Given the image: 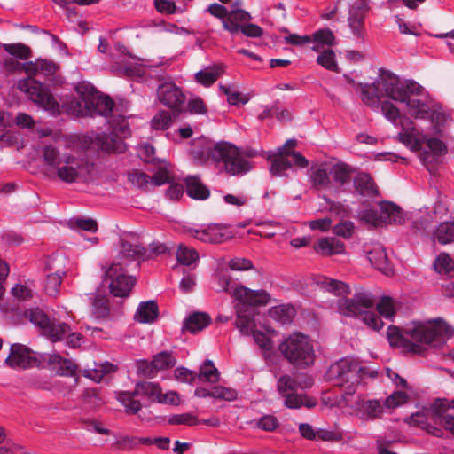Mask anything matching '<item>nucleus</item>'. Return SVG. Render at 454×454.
Listing matches in <instances>:
<instances>
[{
    "label": "nucleus",
    "instance_id": "f257e3e1",
    "mask_svg": "<svg viewBox=\"0 0 454 454\" xmlns=\"http://www.w3.org/2000/svg\"><path fill=\"white\" fill-rule=\"evenodd\" d=\"M378 84L390 99L404 104L411 117L437 124L445 121L446 115L441 106L427 97L422 86L415 81H403L394 74H387Z\"/></svg>",
    "mask_w": 454,
    "mask_h": 454
},
{
    "label": "nucleus",
    "instance_id": "f03ea898",
    "mask_svg": "<svg viewBox=\"0 0 454 454\" xmlns=\"http://www.w3.org/2000/svg\"><path fill=\"white\" fill-rule=\"evenodd\" d=\"M407 337L416 343L407 340L401 330L395 325L387 328V336L391 346L401 347L409 353L422 355L426 350L424 345L439 348L445 343V339L453 334L452 328L442 319L426 322L414 321L404 328Z\"/></svg>",
    "mask_w": 454,
    "mask_h": 454
},
{
    "label": "nucleus",
    "instance_id": "7ed1b4c3",
    "mask_svg": "<svg viewBox=\"0 0 454 454\" xmlns=\"http://www.w3.org/2000/svg\"><path fill=\"white\" fill-rule=\"evenodd\" d=\"M440 125L431 122L422 125L404 118L396 139L410 151L417 153L420 161L428 166L447 153L446 145L438 137Z\"/></svg>",
    "mask_w": 454,
    "mask_h": 454
},
{
    "label": "nucleus",
    "instance_id": "20e7f679",
    "mask_svg": "<svg viewBox=\"0 0 454 454\" xmlns=\"http://www.w3.org/2000/svg\"><path fill=\"white\" fill-rule=\"evenodd\" d=\"M43 160L55 176L64 183L84 184L92 179V166L84 158L60 152L54 145L43 148Z\"/></svg>",
    "mask_w": 454,
    "mask_h": 454
},
{
    "label": "nucleus",
    "instance_id": "39448f33",
    "mask_svg": "<svg viewBox=\"0 0 454 454\" xmlns=\"http://www.w3.org/2000/svg\"><path fill=\"white\" fill-rule=\"evenodd\" d=\"M145 249L138 244L122 241L120 249L121 262L112 263L105 272L104 281L108 285L111 294L117 297H125L131 291L135 279L127 274L124 266L129 262L145 256Z\"/></svg>",
    "mask_w": 454,
    "mask_h": 454
},
{
    "label": "nucleus",
    "instance_id": "423d86ee",
    "mask_svg": "<svg viewBox=\"0 0 454 454\" xmlns=\"http://www.w3.org/2000/svg\"><path fill=\"white\" fill-rule=\"evenodd\" d=\"M192 155L200 163H205L209 159L223 163L225 171L232 176L244 175L251 168L249 162L241 155L239 148L230 143L207 145L200 150H194Z\"/></svg>",
    "mask_w": 454,
    "mask_h": 454
},
{
    "label": "nucleus",
    "instance_id": "0eeeda50",
    "mask_svg": "<svg viewBox=\"0 0 454 454\" xmlns=\"http://www.w3.org/2000/svg\"><path fill=\"white\" fill-rule=\"evenodd\" d=\"M78 98L71 101L68 110L76 116L101 115L107 117L113 111L114 103L107 96L99 94L89 82H81L75 86Z\"/></svg>",
    "mask_w": 454,
    "mask_h": 454
},
{
    "label": "nucleus",
    "instance_id": "6e6552de",
    "mask_svg": "<svg viewBox=\"0 0 454 454\" xmlns=\"http://www.w3.org/2000/svg\"><path fill=\"white\" fill-rule=\"evenodd\" d=\"M374 305V298L371 292L362 287L356 289L352 298L340 299L339 312L347 317H361L370 328L379 331L383 326L381 319L368 309Z\"/></svg>",
    "mask_w": 454,
    "mask_h": 454
},
{
    "label": "nucleus",
    "instance_id": "1a4fd4ad",
    "mask_svg": "<svg viewBox=\"0 0 454 454\" xmlns=\"http://www.w3.org/2000/svg\"><path fill=\"white\" fill-rule=\"evenodd\" d=\"M21 69L25 71L28 77L20 80L17 88L38 106L51 112L58 111L59 105L49 89L31 77L39 75L37 60L21 64Z\"/></svg>",
    "mask_w": 454,
    "mask_h": 454
},
{
    "label": "nucleus",
    "instance_id": "9d476101",
    "mask_svg": "<svg viewBox=\"0 0 454 454\" xmlns=\"http://www.w3.org/2000/svg\"><path fill=\"white\" fill-rule=\"evenodd\" d=\"M235 325L243 335L253 338L264 355L272 349L271 335L275 334V331L259 322V315L254 309L243 310L239 308Z\"/></svg>",
    "mask_w": 454,
    "mask_h": 454
},
{
    "label": "nucleus",
    "instance_id": "9b49d317",
    "mask_svg": "<svg viewBox=\"0 0 454 454\" xmlns=\"http://www.w3.org/2000/svg\"><path fill=\"white\" fill-rule=\"evenodd\" d=\"M366 374H368V370L360 366L356 361L351 358L340 359L333 364L327 372L328 379L340 386L345 395H354L356 387Z\"/></svg>",
    "mask_w": 454,
    "mask_h": 454
},
{
    "label": "nucleus",
    "instance_id": "f8f14e48",
    "mask_svg": "<svg viewBox=\"0 0 454 454\" xmlns=\"http://www.w3.org/2000/svg\"><path fill=\"white\" fill-rule=\"evenodd\" d=\"M279 351L290 363L309 366L314 363L313 346L308 336L293 333L279 344Z\"/></svg>",
    "mask_w": 454,
    "mask_h": 454
},
{
    "label": "nucleus",
    "instance_id": "ddd939ff",
    "mask_svg": "<svg viewBox=\"0 0 454 454\" xmlns=\"http://www.w3.org/2000/svg\"><path fill=\"white\" fill-rule=\"evenodd\" d=\"M387 74L389 73L387 72ZM385 74H387V73L382 74L374 84H365L363 87L362 99L364 104L373 109H376L380 106L381 113L385 118L391 123L395 124L400 118V111L392 102L383 100L384 97L387 98H389L386 95L385 90L380 88L378 84Z\"/></svg>",
    "mask_w": 454,
    "mask_h": 454
},
{
    "label": "nucleus",
    "instance_id": "4468645a",
    "mask_svg": "<svg viewBox=\"0 0 454 454\" xmlns=\"http://www.w3.org/2000/svg\"><path fill=\"white\" fill-rule=\"evenodd\" d=\"M113 134H102L96 138V144L106 152L121 153L125 149L122 138L129 135L126 119L119 116L112 122Z\"/></svg>",
    "mask_w": 454,
    "mask_h": 454
},
{
    "label": "nucleus",
    "instance_id": "2eb2a0df",
    "mask_svg": "<svg viewBox=\"0 0 454 454\" xmlns=\"http://www.w3.org/2000/svg\"><path fill=\"white\" fill-rule=\"evenodd\" d=\"M46 362V353L37 354L22 344H12L5 359L8 366L14 369H26Z\"/></svg>",
    "mask_w": 454,
    "mask_h": 454
},
{
    "label": "nucleus",
    "instance_id": "dca6fc26",
    "mask_svg": "<svg viewBox=\"0 0 454 454\" xmlns=\"http://www.w3.org/2000/svg\"><path fill=\"white\" fill-rule=\"evenodd\" d=\"M162 64L161 61L152 62L147 59H139L128 54L123 55L114 67L115 71L122 73L130 77H142L148 71H151Z\"/></svg>",
    "mask_w": 454,
    "mask_h": 454
},
{
    "label": "nucleus",
    "instance_id": "f3484780",
    "mask_svg": "<svg viewBox=\"0 0 454 454\" xmlns=\"http://www.w3.org/2000/svg\"><path fill=\"white\" fill-rule=\"evenodd\" d=\"M196 239L208 244H221L234 237L233 232L225 225L212 223L201 229L190 230Z\"/></svg>",
    "mask_w": 454,
    "mask_h": 454
},
{
    "label": "nucleus",
    "instance_id": "a211bd4d",
    "mask_svg": "<svg viewBox=\"0 0 454 454\" xmlns=\"http://www.w3.org/2000/svg\"><path fill=\"white\" fill-rule=\"evenodd\" d=\"M231 296L242 304L239 308L243 310L250 309H244L243 307L245 305L264 306L269 304L271 301L270 294L265 290H252L243 286H236L231 292ZM238 309L239 307L237 309Z\"/></svg>",
    "mask_w": 454,
    "mask_h": 454
},
{
    "label": "nucleus",
    "instance_id": "6ab92c4d",
    "mask_svg": "<svg viewBox=\"0 0 454 454\" xmlns=\"http://www.w3.org/2000/svg\"><path fill=\"white\" fill-rule=\"evenodd\" d=\"M352 407L355 414L362 420L378 419L385 411L384 403L380 400H365L362 396L357 397Z\"/></svg>",
    "mask_w": 454,
    "mask_h": 454
},
{
    "label": "nucleus",
    "instance_id": "aec40b11",
    "mask_svg": "<svg viewBox=\"0 0 454 454\" xmlns=\"http://www.w3.org/2000/svg\"><path fill=\"white\" fill-rule=\"evenodd\" d=\"M157 95L160 103L172 109L179 108L185 101L184 94L173 82L160 84Z\"/></svg>",
    "mask_w": 454,
    "mask_h": 454
},
{
    "label": "nucleus",
    "instance_id": "412c9836",
    "mask_svg": "<svg viewBox=\"0 0 454 454\" xmlns=\"http://www.w3.org/2000/svg\"><path fill=\"white\" fill-rule=\"evenodd\" d=\"M176 358L168 352H160L153 356L149 364L146 361H141L138 364V371L148 377H153L158 371L168 370L175 366Z\"/></svg>",
    "mask_w": 454,
    "mask_h": 454
},
{
    "label": "nucleus",
    "instance_id": "4be33fe9",
    "mask_svg": "<svg viewBox=\"0 0 454 454\" xmlns=\"http://www.w3.org/2000/svg\"><path fill=\"white\" fill-rule=\"evenodd\" d=\"M380 209L382 215V225L399 223L403 224L406 221V215L402 209L392 202L380 203Z\"/></svg>",
    "mask_w": 454,
    "mask_h": 454
},
{
    "label": "nucleus",
    "instance_id": "5701e85b",
    "mask_svg": "<svg viewBox=\"0 0 454 454\" xmlns=\"http://www.w3.org/2000/svg\"><path fill=\"white\" fill-rule=\"evenodd\" d=\"M268 159L271 160L270 173L273 176H285V171L291 168V162L288 160V151L285 150V146H280L276 153L270 154Z\"/></svg>",
    "mask_w": 454,
    "mask_h": 454
},
{
    "label": "nucleus",
    "instance_id": "b1692460",
    "mask_svg": "<svg viewBox=\"0 0 454 454\" xmlns=\"http://www.w3.org/2000/svg\"><path fill=\"white\" fill-rule=\"evenodd\" d=\"M252 19L249 12L242 9H231L224 19L223 28L231 34L239 32L240 27Z\"/></svg>",
    "mask_w": 454,
    "mask_h": 454
},
{
    "label": "nucleus",
    "instance_id": "393cba45",
    "mask_svg": "<svg viewBox=\"0 0 454 454\" xmlns=\"http://www.w3.org/2000/svg\"><path fill=\"white\" fill-rule=\"evenodd\" d=\"M365 253L369 262L375 269L387 273L390 268L386 251L382 246L374 245L371 249H365Z\"/></svg>",
    "mask_w": 454,
    "mask_h": 454
},
{
    "label": "nucleus",
    "instance_id": "a878e982",
    "mask_svg": "<svg viewBox=\"0 0 454 454\" xmlns=\"http://www.w3.org/2000/svg\"><path fill=\"white\" fill-rule=\"evenodd\" d=\"M330 168L326 164H318L310 168L309 178L314 187L327 189L330 187Z\"/></svg>",
    "mask_w": 454,
    "mask_h": 454
},
{
    "label": "nucleus",
    "instance_id": "bb28decb",
    "mask_svg": "<svg viewBox=\"0 0 454 454\" xmlns=\"http://www.w3.org/2000/svg\"><path fill=\"white\" fill-rule=\"evenodd\" d=\"M158 317V306L153 301L141 302L135 314V320L142 324H151Z\"/></svg>",
    "mask_w": 454,
    "mask_h": 454
},
{
    "label": "nucleus",
    "instance_id": "cd10ccee",
    "mask_svg": "<svg viewBox=\"0 0 454 454\" xmlns=\"http://www.w3.org/2000/svg\"><path fill=\"white\" fill-rule=\"evenodd\" d=\"M296 310L294 306L290 304H281L271 307L268 315L273 320L282 324H290L295 317Z\"/></svg>",
    "mask_w": 454,
    "mask_h": 454
},
{
    "label": "nucleus",
    "instance_id": "c85d7f7f",
    "mask_svg": "<svg viewBox=\"0 0 454 454\" xmlns=\"http://www.w3.org/2000/svg\"><path fill=\"white\" fill-rule=\"evenodd\" d=\"M46 361L57 369L61 375L73 376L77 369L73 361L62 358L58 354H46Z\"/></svg>",
    "mask_w": 454,
    "mask_h": 454
},
{
    "label": "nucleus",
    "instance_id": "c756f323",
    "mask_svg": "<svg viewBox=\"0 0 454 454\" xmlns=\"http://www.w3.org/2000/svg\"><path fill=\"white\" fill-rule=\"evenodd\" d=\"M223 71L224 67L223 65H215L197 72L195 74V79L200 84L208 87L223 74Z\"/></svg>",
    "mask_w": 454,
    "mask_h": 454
},
{
    "label": "nucleus",
    "instance_id": "7c9ffc66",
    "mask_svg": "<svg viewBox=\"0 0 454 454\" xmlns=\"http://www.w3.org/2000/svg\"><path fill=\"white\" fill-rule=\"evenodd\" d=\"M186 192L195 200H205L209 196V190L204 186L196 176H189L185 179Z\"/></svg>",
    "mask_w": 454,
    "mask_h": 454
},
{
    "label": "nucleus",
    "instance_id": "2f4dec72",
    "mask_svg": "<svg viewBox=\"0 0 454 454\" xmlns=\"http://www.w3.org/2000/svg\"><path fill=\"white\" fill-rule=\"evenodd\" d=\"M344 244L335 238H324L318 240L317 251L324 255L340 254L344 252Z\"/></svg>",
    "mask_w": 454,
    "mask_h": 454
},
{
    "label": "nucleus",
    "instance_id": "473e14b6",
    "mask_svg": "<svg viewBox=\"0 0 454 454\" xmlns=\"http://www.w3.org/2000/svg\"><path fill=\"white\" fill-rule=\"evenodd\" d=\"M322 289L332 292L335 295H345L350 293L349 286L341 281L319 277L316 282Z\"/></svg>",
    "mask_w": 454,
    "mask_h": 454
},
{
    "label": "nucleus",
    "instance_id": "72a5a7b5",
    "mask_svg": "<svg viewBox=\"0 0 454 454\" xmlns=\"http://www.w3.org/2000/svg\"><path fill=\"white\" fill-rule=\"evenodd\" d=\"M67 259L62 254L49 256L45 262V268L51 274H58L63 277L67 270Z\"/></svg>",
    "mask_w": 454,
    "mask_h": 454
},
{
    "label": "nucleus",
    "instance_id": "f704fd0d",
    "mask_svg": "<svg viewBox=\"0 0 454 454\" xmlns=\"http://www.w3.org/2000/svg\"><path fill=\"white\" fill-rule=\"evenodd\" d=\"M356 191L364 196L375 195L377 193L376 185L372 178L365 173L358 174L354 179Z\"/></svg>",
    "mask_w": 454,
    "mask_h": 454
},
{
    "label": "nucleus",
    "instance_id": "c9c22d12",
    "mask_svg": "<svg viewBox=\"0 0 454 454\" xmlns=\"http://www.w3.org/2000/svg\"><path fill=\"white\" fill-rule=\"evenodd\" d=\"M312 42L314 43L312 50L314 51H321L325 46H333L335 44V36L333 33L328 29H321L314 33Z\"/></svg>",
    "mask_w": 454,
    "mask_h": 454
},
{
    "label": "nucleus",
    "instance_id": "e433bc0d",
    "mask_svg": "<svg viewBox=\"0 0 454 454\" xmlns=\"http://www.w3.org/2000/svg\"><path fill=\"white\" fill-rule=\"evenodd\" d=\"M285 397V405L289 409H298L301 406L307 408H313L317 402L306 395L294 394L293 392L287 394Z\"/></svg>",
    "mask_w": 454,
    "mask_h": 454
},
{
    "label": "nucleus",
    "instance_id": "4c0bfd02",
    "mask_svg": "<svg viewBox=\"0 0 454 454\" xmlns=\"http://www.w3.org/2000/svg\"><path fill=\"white\" fill-rule=\"evenodd\" d=\"M433 215L427 208H421L410 213L413 227L419 231H426L433 222Z\"/></svg>",
    "mask_w": 454,
    "mask_h": 454
},
{
    "label": "nucleus",
    "instance_id": "58836bf2",
    "mask_svg": "<svg viewBox=\"0 0 454 454\" xmlns=\"http://www.w3.org/2000/svg\"><path fill=\"white\" fill-rule=\"evenodd\" d=\"M161 388L153 382L145 381L136 385L134 394L146 396L151 401L158 402Z\"/></svg>",
    "mask_w": 454,
    "mask_h": 454
},
{
    "label": "nucleus",
    "instance_id": "ea45409f",
    "mask_svg": "<svg viewBox=\"0 0 454 454\" xmlns=\"http://www.w3.org/2000/svg\"><path fill=\"white\" fill-rule=\"evenodd\" d=\"M210 322V317L206 313H194L185 321V329L192 333H198L207 327Z\"/></svg>",
    "mask_w": 454,
    "mask_h": 454
},
{
    "label": "nucleus",
    "instance_id": "a19ab883",
    "mask_svg": "<svg viewBox=\"0 0 454 454\" xmlns=\"http://www.w3.org/2000/svg\"><path fill=\"white\" fill-rule=\"evenodd\" d=\"M176 255L178 262L185 266H191L199 261L197 251L183 244L178 246Z\"/></svg>",
    "mask_w": 454,
    "mask_h": 454
},
{
    "label": "nucleus",
    "instance_id": "79ce46f5",
    "mask_svg": "<svg viewBox=\"0 0 454 454\" xmlns=\"http://www.w3.org/2000/svg\"><path fill=\"white\" fill-rule=\"evenodd\" d=\"M69 332L70 327L66 323L49 322L48 326L43 331V334L52 341H58L62 340Z\"/></svg>",
    "mask_w": 454,
    "mask_h": 454
},
{
    "label": "nucleus",
    "instance_id": "37998d69",
    "mask_svg": "<svg viewBox=\"0 0 454 454\" xmlns=\"http://www.w3.org/2000/svg\"><path fill=\"white\" fill-rule=\"evenodd\" d=\"M434 237L442 245L454 242V223H442L437 227Z\"/></svg>",
    "mask_w": 454,
    "mask_h": 454
},
{
    "label": "nucleus",
    "instance_id": "c03bdc74",
    "mask_svg": "<svg viewBox=\"0 0 454 454\" xmlns=\"http://www.w3.org/2000/svg\"><path fill=\"white\" fill-rule=\"evenodd\" d=\"M220 373L211 360H207L200 368L197 378L201 380L215 383L218 381Z\"/></svg>",
    "mask_w": 454,
    "mask_h": 454
},
{
    "label": "nucleus",
    "instance_id": "a18cd8bd",
    "mask_svg": "<svg viewBox=\"0 0 454 454\" xmlns=\"http://www.w3.org/2000/svg\"><path fill=\"white\" fill-rule=\"evenodd\" d=\"M317 63L330 71H339L336 56L333 50H322L317 58Z\"/></svg>",
    "mask_w": 454,
    "mask_h": 454
},
{
    "label": "nucleus",
    "instance_id": "49530a36",
    "mask_svg": "<svg viewBox=\"0 0 454 454\" xmlns=\"http://www.w3.org/2000/svg\"><path fill=\"white\" fill-rule=\"evenodd\" d=\"M348 26L353 35L358 39H363L364 35V16L350 11L348 17Z\"/></svg>",
    "mask_w": 454,
    "mask_h": 454
},
{
    "label": "nucleus",
    "instance_id": "de8ad7c7",
    "mask_svg": "<svg viewBox=\"0 0 454 454\" xmlns=\"http://www.w3.org/2000/svg\"><path fill=\"white\" fill-rule=\"evenodd\" d=\"M330 173L333 176L334 181L342 185L349 181L351 168L345 163H338L330 168Z\"/></svg>",
    "mask_w": 454,
    "mask_h": 454
},
{
    "label": "nucleus",
    "instance_id": "09e8293b",
    "mask_svg": "<svg viewBox=\"0 0 454 454\" xmlns=\"http://www.w3.org/2000/svg\"><path fill=\"white\" fill-rule=\"evenodd\" d=\"M397 309L396 302L390 297H383L377 303V310L380 316L387 319H392Z\"/></svg>",
    "mask_w": 454,
    "mask_h": 454
},
{
    "label": "nucleus",
    "instance_id": "8fccbe9b",
    "mask_svg": "<svg viewBox=\"0 0 454 454\" xmlns=\"http://www.w3.org/2000/svg\"><path fill=\"white\" fill-rule=\"evenodd\" d=\"M2 47L12 57L22 60L27 59L31 56L29 47L23 43H4Z\"/></svg>",
    "mask_w": 454,
    "mask_h": 454
},
{
    "label": "nucleus",
    "instance_id": "3c124183",
    "mask_svg": "<svg viewBox=\"0 0 454 454\" xmlns=\"http://www.w3.org/2000/svg\"><path fill=\"white\" fill-rule=\"evenodd\" d=\"M115 370V366L110 363H104L96 364L95 368L92 370L85 371L84 375L94 381L99 382L103 380L105 374L110 373Z\"/></svg>",
    "mask_w": 454,
    "mask_h": 454
},
{
    "label": "nucleus",
    "instance_id": "603ef678",
    "mask_svg": "<svg viewBox=\"0 0 454 454\" xmlns=\"http://www.w3.org/2000/svg\"><path fill=\"white\" fill-rule=\"evenodd\" d=\"M136 394L129 392H121L118 394V401L125 407L129 413H137L141 409L139 401L134 399Z\"/></svg>",
    "mask_w": 454,
    "mask_h": 454
},
{
    "label": "nucleus",
    "instance_id": "864d4df0",
    "mask_svg": "<svg viewBox=\"0 0 454 454\" xmlns=\"http://www.w3.org/2000/svg\"><path fill=\"white\" fill-rule=\"evenodd\" d=\"M172 122V114L168 111H160L151 121V126L156 130L168 129Z\"/></svg>",
    "mask_w": 454,
    "mask_h": 454
},
{
    "label": "nucleus",
    "instance_id": "5fc2aeb1",
    "mask_svg": "<svg viewBox=\"0 0 454 454\" xmlns=\"http://www.w3.org/2000/svg\"><path fill=\"white\" fill-rule=\"evenodd\" d=\"M408 400V395L403 390L395 391L383 402L385 409H395L404 404Z\"/></svg>",
    "mask_w": 454,
    "mask_h": 454
},
{
    "label": "nucleus",
    "instance_id": "6e6d98bb",
    "mask_svg": "<svg viewBox=\"0 0 454 454\" xmlns=\"http://www.w3.org/2000/svg\"><path fill=\"white\" fill-rule=\"evenodd\" d=\"M453 268L454 262L448 254H441L434 262V269L441 274H450Z\"/></svg>",
    "mask_w": 454,
    "mask_h": 454
},
{
    "label": "nucleus",
    "instance_id": "4d7b16f0",
    "mask_svg": "<svg viewBox=\"0 0 454 454\" xmlns=\"http://www.w3.org/2000/svg\"><path fill=\"white\" fill-rule=\"evenodd\" d=\"M361 218L365 223L374 227L382 226V215L380 209V206L378 207V208H369L364 210L361 213Z\"/></svg>",
    "mask_w": 454,
    "mask_h": 454
},
{
    "label": "nucleus",
    "instance_id": "13d9d810",
    "mask_svg": "<svg viewBox=\"0 0 454 454\" xmlns=\"http://www.w3.org/2000/svg\"><path fill=\"white\" fill-rule=\"evenodd\" d=\"M26 316L32 324L39 326L43 331L45 330L46 326H48L50 322L46 315L38 309L28 310L26 313Z\"/></svg>",
    "mask_w": 454,
    "mask_h": 454
},
{
    "label": "nucleus",
    "instance_id": "bf43d9fd",
    "mask_svg": "<svg viewBox=\"0 0 454 454\" xmlns=\"http://www.w3.org/2000/svg\"><path fill=\"white\" fill-rule=\"evenodd\" d=\"M61 282L62 277L58 274H51L49 272L44 283V290L46 294L50 296L56 295L59 293Z\"/></svg>",
    "mask_w": 454,
    "mask_h": 454
},
{
    "label": "nucleus",
    "instance_id": "052dcab7",
    "mask_svg": "<svg viewBox=\"0 0 454 454\" xmlns=\"http://www.w3.org/2000/svg\"><path fill=\"white\" fill-rule=\"evenodd\" d=\"M74 229L83 230L90 232H96L98 230L97 222L91 218H77L70 221Z\"/></svg>",
    "mask_w": 454,
    "mask_h": 454
},
{
    "label": "nucleus",
    "instance_id": "680f3d73",
    "mask_svg": "<svg viewBox=\"0 0 454 454\" xmlns=\"http://www.w3.org/2000/svg\"><path fill=\"white\" fill-rule=\"evenodd\" d=\"M220 90L227 96V100L231 105L246 104L248 98L239 91L231 90V87L220 85Z\"/></svg>",
    "mask_w": 454,
    "mask_h": 454
},
{
    "label": "nucleus",
    "instance_id": "e2e57ef3",
    "mask_svg": "<svg viewBox=\"0 0 454 454\" xmlns=\"http://www.w3.org/2000/svg\"><path fill=\"white\" fill-rule=\"evenodd\" d=\"M168 423L171 425L193 426L199 424L200 420L191 413H182L170 416Z\"/></svg>",
    "mask_w": 454,
    "mask_h": 454
},
{
    "label": "nucleus",
    "instance_id": "0e129e2a",
    "mask_svg": "<svg viewBox=\"0 0 454 454\" xmlns=\"http://www.w3.org/2000/svg\"><path fill=\"white\" fill-rule=\"evenodd\" d=\"M187 109L192 114H207V107L200 97H192L187 103Z\"/></svg>",
    "mask_w": 454,
    "mask_h": 454
},
{
    "label": "nucleus",
    "instance_id": "69168bd1",
    "mask_svg": "<svg viewBox=\"0 0 454 454\" xmlns=\"http://www.w3.org/2000/svg\"><path fill=\"white\" fill-rule=\"evenodd\" d=\"M212 397L225 401H232L237 397V392L229 387L216 386L212 388Z\"/></svg>",
    "mask_w": 454,
    "mask_h": 454
},
{
    "label": "nucleus",
    "instance_id": "338daca9",
    "mask_svg": "<svg viewBox=\"0 0 454 454\" xmlns=\"http://www.w3.org/2000/svg\"><path fill=\"white\" fill-rule=\"evenodd\" d=\"M297 387L295 380L289 375H284L278 381V390L283 395L292 393Z\"/></svg>",
    "mask_w": 454,
    "mask_h": 454
},
{
    "label": "nucleus",
    "instance_id": "774afa93",
    "mask_svg": "<svg viewBox=\"0 0 454 454\" xmlns=\"http://www.w3.org/2000/svg\"><path fill=\"white\" fill-rule=\"evenodd\" d=\"M354 223L351 221H342L333 228V233L344 239H349L354 232Z\"/></svg>",
    "mask_w": 454,
    "mask_h": 454
}]
</instances>
